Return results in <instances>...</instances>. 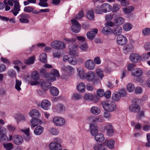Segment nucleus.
Instances as JSON below:
<instances>
[{"instance_id":"1","label":"nucleus","mask_w":150,"mask_h":150,"mask_svg":"<svg viewBox=\"0 0 150 150\" xmlns=\"http://www.w3.org/2000/svg\"><path fill=\"white\" fill-rule=\"evenodd\" d=\"M90 128L91 133L92 136H94L96 141L98 142H101L104 140L105 138L104 135L101 133H98V130L97 126L92 123H90Z\"/></svg>"},{"instance_id":"2","label":"nucleus","mask_w":150,"mask_h":150,"mask_svg":"<svg viewBox=\"0 0 150 150\" xmlns=\"http://www.w3.org/2000/svg\"><path fill=\"white\" fill-rule=\"evenodd\" d=\"M62 142V139L58 137L55 138L54 142H51L49 146L51 150H62V147L60 144Z\"/></svg>"},{"instance_id":"3","label":"nucleus","mask_w":150,"mask_h":150,"mask_svg":"<svg viewBox=\"0 0 150 150\" xmlns=\"http://www.w3.org/2000/svg\"><path fill=\"white\" fill-rule=\"evenodd\" d=\"M102 105L104 110L108 112H112L116 108V105L114 103L110 102L108 100L103 101Z\"/></svg>"},{"instance_id":"4","label":"nucleus","mask_w":150,"mask_h":150,"mask_svg":"<svg viewBox=\"0 0 150 150\" xmlns=\"http://www.w3.org/2000/svg\"><path fill=\"white\" fill-rule=\"evenodd\" d=\"M6 129L5 127L0 126V142L4 140L10 141L13 139L12 135H9L8 139V137L6 135Z\"/></svg>"},{"instance_id":"5","label":"nucleus","mask_w":150,"mask_h":150,"mask_svg":"<svg viewBox=\"0 0 150 150\" xmlns=\"http://www.w3.org/2000/svg\"><path fill=\"white\" fill-rule=\"evenodd\" d=\"M51 47L54 49L62 50L65 47V44L61 41L54 40L50 44Z\"/></svg>"},{"instance_id":"6","label":"nucleus","mask_w":150,"mask_h":150,"mask_svg":"<svg viewBox=\"0 0 150 150\" xmlns=\"http://www.w3.org/2000/svg\"><path fill=\"white\" fill-rule=\"evenodd\" d=\"M72 25L71 28V31L75 33H79L81 29V25L79 22L75 19L71 20Z\"/></svg>"},{"instance_id":"7","label":"nucleus","mask_w":150,"mask_h":150,"mask_svg":"<svg viewBox=\"0 0 150 150\" xmlns=\"http://www.w3.org/2000/svg\"><path fill=\"white\" fill-rule=\"evenodd\" d=\"M96 74L93 71H89L87 72L86 75L85 79L89 82L93 81V84L96 83V81L99 80L98 79H95Z\"/></svg>"},{"instance_id":"8","label":"nucleus","mask_w":150,"mask_h":150,"mask_svg":"<svg viewBox=\"0 0 150 150\" xmlns=\"http://www.w3.org/2000/svg\"><path fill=\"white\" fill-rule=\"evenodd\" d=\"M61 69L67 75L69 76H72L75 73L74 68L70 66H64L62 67Z\"/></svg>"},{"instance_id":"9","label":"nucleus","mask_w":150,"mask_h":150,"mask_svg":"<svg viewBox=\"0 0 150 150\" xmlns=\"http://www.w3.org/2000/svg\"><path fill=\"white\" fill-rule=\"evenodd\" d=\"M52 121L56 126L58 127L64 125L65 122V120L63 118L58 116L54 117Z\"/></svg>"},{"instance_id":"10","label":"nucleus","mask_w":150,"mask_h":150,"mask_svg":"<svg viewBox=\"0 0 150 150\" xmlns=\"http://www.w3.org/2000/svg\"><path fill=\"white\" fill-rule=\"evenodd\" d=\"M116 42L118 45L121 46H123L127 44V40L125 36L122 35H120L117 38Z\"/></svg>"},{"instance_id":"11","label":"nucleus","mask_w":150,"mask_h":150,"mask_svg":"<svg viewBox=\"0 0 150 150\" xmlns=\"http://www.w3.org/2000/svg\"><path fill=\"white\" fill-rule=\"evenodd\" d=\"M59 76L58 71L56 69H54L51 71V73L48 75V80L49 81H53L56 80V77H59Z\"/></svg>"},{"instance_id":"12","label":"nucleus","mask_w":150,"mask_h":150,"mask_svg":"<svg viewBox=\"0 0 150 150\" xmlns=\"http://www.w3.org/2000/svg\"><path fill=\"white\" fill-rule=\"evenodd\" d=\"M129 109L132 112L137 113L140 110L141 107L139 105L135 103H134L129 105Z\"/></svg>"},{"instance_id":"13","label":"nucleus","mask_w":150,"mask_h":150,"mask_svg":"<svg viewBox=\"0 0 150 150\" xmlns=\"http://www.w3.org/2000/svg\"><path fill=\"white\" fill-rule=\"evenodd\" d=\"M42 123V121L38 119L33 117L30 121V125L32 129L34 128L35 127L38 125L41 124Z\"/></svg>"},{"instance_id":"14","label":"nucleus","mask_w":150,"mask_h":150,"mask_svg":"<svg viewBox=\"0 0 150 150\" xmlns=\"http://www.w3.org/2000/svg\"><path fill=\"white\" fill-rule=\"evenodd\" d=\"M13 141L14 144L16 145H20L23 142L22 137L19 135H14L13 137Z\"/></svg>"},{"instance_id":"15","label":"nucleus","mask_w":150,"mask_h":150,"mask_svg":"<svg viewBox=\"0 0 150 150\" xmlns=\"http://www.w3.org/2000/svg\"><path fill=\"white\" fill-rule=\"evenodd\" d=\"M85 65L87 69L90 70H93L95 67L93 61L91 59H88L86 61Z\"/></svg>"},{"instance_id":"16","label":"nucleus","mask_w":150,"mask_h":150,"mask_svg":"<svg viewBox=\"0 0 150 150\" xmlns=\"http://www.w3.org/2000/svg\"><path fill=\"white\" fill-rule=\"evenodd\" d=\"M143 72L141 69L136 68L133 69L131 71L132 75L135 77H138L141 76Z\"/></svg>"},{"instance_id":"17","label":"nucleus","mask_w":150,"mask_h":150,"mask_svg":"<svg viewBox=\"0 0 150 150\" xmlns=\"http://www.w3.org/2000/svg\"><path fill=\"white\" fill-rule=\"evenodd\" d=\"M98 30L96 28L88 31L86 34L87 38L90 40H93L95 37L96 34L98 33Z\"/></svg>"},{"instance_id":"18","label":"nucleus","mask_w":150,"mask_h":150,"mask_svg":"<svg viewBox=\"0 0 150 150\" xmlns=\"http://www.w3.org/2000/svg\"><path fill=\"white\" fill-rule=\"evenodd\" d=\"M30 18V15L28 14H21L20 15L19 21L22 23H28L29 22L28 18Z\"/></svg>"},{"instance_id":"19","label":"nucleus","mask_w":150,"mask_h":150,"mask_svg":"<svg viewBox=\"0 0 150 150\" xmlns=\"http://www.w3.org/2000/svg\"><path fill=\"white\" fill-rule=\"evenodd\" d=\"M105 127L106 129L107 135L110 137L112 136L114 134V130L112 126L108 124L105 126Z\"/></svg>"},{"instance_id":"20","label":"nucleus","mask_w":150,"mask_h":150,"mask_svg":"<svg viewBox=\"0 0 150 150\" xmlns=\"http://www.w3.org/2000/svg\"><path fill=\"white\" fill-rule=\"evenodd\" d=\"M51 105L50 102L47 100L44 99L41 103V106L44 109L47 110L50 108Z\"/></svg>"},{"instance_id":"21","label":"nucleus","mask_w":150,"mask_h":150,"mask_svg":"<svg viewBox=\"0 0 150 150\" xmlns=\"http://www.w3.org/2000/svg\"><path fill=\"white\" fill-rule=\"evenodd\" d=\"M100 8L102 12L105 13L110 11L112 8V6L108 4L105 3L101 6Z\"/></svg>"},{"instance_id":"22","label":"nucleus","mask_w":150,"mask_h":150,"mask_svg":"<svg viewBox=\"0 0 150 150\" xmlns=\"http://www.w3.org/2000/svg\"><path fill=\"white\" fill-rule=\"evenodd\" d=\"M51 85V83L49 82L46 81H44L42 80L41 82V87L42 89L46 91L49 88V87Z\"/></svg>"},{"instance_id":"23","label":"nucleus","mask_w":150,"mask_h":150,"mask_svg":"<svg viewBox=\"0 0 150 150\" xmlns=\"http://www.w3.org/2000/svg\"><path fill=\"white\" fill-rule=\"evenodd\" d=\"M130 60L134 62H136L141 59V57L136 53H132L129 57Z\"/></svg>"},{"instance_id":"24","label":"nucleus","mask_w":150,"mask_h":150,"mask_svg":"<svg viewBox=\"0 0 150 150\" xmlns=\"http://www.w3.org/2000/svg\"><path fill=\"white\" fill-rule=\"evenodd\" d=\"M77 72L80 78L83 79H85L86 74L83 69L81 67L77 69Z\"/></svg>"},{"instance_id":"25","label":"nucleus","mask_w":150,"mask_h":150,"mask_svg":"<svg viewBox=\"0 0 150 150\" xmlns=\"http://www.w3.org/2000/svg\"><path fill=\"white\" fill-rule=\"evenodd\" d=\"M44 128L42 126H37L34 129V133L36 135H39L41 134L43 132Z\"/></svg>"},{"instance_id":"26","label":"nucleus","mask_w":150,"mask_h":150,"mask_svg":"<svg viewBox=\"0 0 150 150\" xmlns=\"http://www.w3.org/2000/svg\"><path fill=\"white\" fill-rule=\"evenodd\" d=\"M91 113L95 115H97L100 113L101 112L100 108L97 106H93L90 110Z\"/></svg>"},{"instance_id":"27","label":"nucleus","mask_w":150,"mask_h":150,"mask_svg":"<svg viewBox=\"0 0 150 150\" xmlns=\"http://www.w3.org/2000/svg\"><path fill=\"white\" fill-rule=\"evenodd\" d=\"M112 31L115 35H120L122 32V29L121 26H118L114 28Z\"/></svg>"},{"instance_id":"28","label":"nucleus","mask_w":150,"mask_h":150,"mask_svg":"<svg viewBox=\"0 0 150 150\" xmlns=\"http://www.w3.org/2000/svg\"><path fill=\"white\" fill-rule=\"evenodd\" d=\"M30 117H39L40 116V114L38 110L37 109L31 110L29 113Z\"/></svg>"},{"instance_id":"29","label":"nucleus","mask_w":150,"mask_h":150,"mask_svg":"<svg viewBox=\"0 0 150 150\" xmlns=\"http://www.w3.org/2000/svg\"><path fill=\"white\" fill-rule=\"evenodd\" d=\"M85 84L83 82H81L77 85L76 88L79 91L83 92L85 91Z\"/></svg>"},{"instance_id":"30","label":"nucleus","mask_w":150,"mask_h":150,"mask_svg":"<svg viewBox=\"0 0 150 150\" xmlns=\"http://www.w3.org/2000/svg\"><path fill=\"white\" fill-rule=\"evenodd\" d=\"M121 97V93L117 92L116 93H114L112 94V99L113 101H117L120 99Z\"/></svg>"},{"instance_id":"31","label":"nucleus","mask_w":150,"mask_h":150,"mask_svg":"<svg viewBox=\"0 0 150 150\" xmlns=\"http://www.w3.org/2000/svg\"><path fill=\"white\" fill-rule=\"evenodd\" d=\"M134 10V7L132 6H129L126 7L124 8L122 11L124 13L128 14L132 12Z\"/></svg>"},{"instance_id":"32","label":"nucleus","mask_w":150,"mask_h":150,"mask_svg":"<svg viewBox=\"0 0 150 150\" xmlns=\"http://www.w3.org/2000/svg\"><path fill=\"white\" fill-rule=\"evenodd\" d=\"M68 47L70 52H71V53H72V52L76 51L78 49L77 45L74 43L69 44Z\"/></svg>"},{"instance_id":"33","label":"nucleus","mask_w":150,"mask_h":150,"mask_svg":"<svg viewBox=\"0 0 150 150\" xmlns=\"http://www.w3.org/2000/svg\"><path fill=\"white\" fill-rule=\"evenodd\" d=\"M51 94L54 96H57L59 93L58 89L56 87L52 86L50 89Z\"/></svg>"},{"instance_id":"34","label":"nucleus","mask_w":150,"mask_h":150,"mask_svg":"<svg viewBox=\"0 0 150 150\" xmlns=\"http://www.w3.org/2000/svg\"><path fill=\"white\" fill-rule=\"evenodd\" d=\"M20 6L19 3H17L16 4H14L13 13L14 16H16L20 11Z\"/></svg>"},{"instance_id":"35","label":"nucleus","mask_w":150,"mask_h":150,"mask_svg":"<svg viewBox=\"0 0 150 150\" xmlns=\"http://www.w3.org/2000/svg\"><path fill=\"white\" fill-rule=\"evenodd\" d=\"M105 143L107 144L108 147L110 149H113L114 147V141L112 139L106 140Z\"/></svg>"},{"instance_id":"36","label":"nucleus","mask_w":150,"mask_h":150,"mask_svg":"<svg viewBox=\"0 0 150 150\" xmlns=\"http://www.w3.org/2000/svg\"><path fill=\"white\" fill-rule=\"evenodd\" d=\"M102 118L100 117H90L88 118V120L90 122H102L101 121Z\"/></svg>"},{"instance_id":"37","label":"nucleus","mask_w":150,"mask_h":150,"mask_svg":"<svg viewBox=\"0 0 150 150\" xmlns=\"http://www.w3.org/2000/svg\"><path fill=\"white\" fill-rule=\"evenodd\" d=\"M79 48L83 51L86 50L88 46L86 42H81L79 45Z\"/></svg>"},{"instance_id":"38","label":"nucleus","mask_w":150,"mask_h":150,"mask_svg":"<svg viewBox=\"0 0 150 150\" xmlns=\"http://www.w3.org/2000/svg\"><path fill=\"white\" fill-rule=\"evenodd\" d=\"M49 132L50 134L54 135H58L59 133V131L58 129L53 127L49 129Z\"/></svg>"},{"instance_id":"39","label":"nucleus","mask_w":150,"mask_h":150,"mask_svg":"<svg viewBox=\"0 0 150 150\" xmlns=\"http://www.w3.org/2000/svg\"><path fill=\"white\" fill-rule=\"evenodd\" d=\"M31 78L35 81H37L40 78L38 72L36 71H33L32 74Z\"/></svg>"},{"instance_id":"40","label":"nucleus","mask_w":150,"mask_h":150,"mask_svg":"<svg viewBox=\"0 0 150 150\" xmlns=\"http://www.w3.org/2000/svg\"><path fill=\"white\" fill-rule=\"evenodd\" d=\"M120 8L121 6L120 5L114 3L111 10L112 12H115L118 11Z\"/></svg>"},{"instance_id":"41","label":"nucleus","mask_w":150,"mask_h":150,"mask_svg":"<svg viewBox=\"0 0 150 150\" xmlns=\"http://www.w3.org/2000/svg\"><path fill=\"white\" fill-rule=\"evenodd\" d=\"M96 73L97 75L101 79H102L104 76V75L103 73V71L100 68H98L96 69Z\"/></svg>"},{"instance_id":"42","label":"nucleus","mask_w":150,"mask_h":150,"mask_svg":"<svg viewBox=\"0 0 150 150\" xmlns=\"http://www.w3.org/2000/svg\"><path fill=\"white\" fill-rule=\"evenodd\" d=\"M115 22L117 25H120L124 23V20L123 18L118 17L115 18Z\"/></svg>"},{"instance_id":"43","label":"nucleus","mask_w":150,"mask_h":150,"mask_svg":"<svg viewBox=\"0 0 150 150\" xmlns=\"http://www.w3.org/2000/svg\"><path fill=\"white\" fill-rule=\"evenodd\" d=\"M134 86L132 83H129L127 84V89L128 92H132L134 89Z\"/></svg>"},{"instance_id":"44","label":"nucleus","mask_w":150,"mask_h":150,"mask_svg":"<svg viewBox=\"0 0 150 150\" xmlns=\"http://www.w3.org/2000/svg\"><path fill=\"white\" fill-rule=\"evenodd\" d=\"M132 25L129 23H126L123 25V29L126 31L130 30L132 28Z\"/></svg>"},{"instance_id":"45","label":"nucleus","mask_w":150,"mask_h":150,"mask_svg":"<svg viewBox=\"0 0 150 150\" xmlns=\"http://www.w3.org/2000/svg\"><path fill=\"white\" fill-rule=\"evenodd\" d=\"M47 55L45 53H42L40 56V60L41 62L45 63L47 62Z\"/></svg>"},{"instance_id":"46","label":"nucleus","mask_w":150,"mask_h":150,"mask_svg":"<svg viewBox=\"0 0 150 150\" xmlns=\"http://www.w3.org/2000/svg\"><path fill=\"white\" fill-rule=\"evenodd\" d=\"M3 146L6 150H11L13 148V146L11 143L3 144Z\"/></svg>"},{"instance_id":"47","label":"nucleus","mask_w":150,"mask_h":150,"mask_svg":"<svg viewBox=\"0 0 150 150\" xmlns=\"http://www.w3.org/2000/svg\"><path fill=\"white\" fill-rule=\"evenodd\" d=\"M48 0H40L38 5L41 6L47 7L48 6L47 1Z\"/></svg>"},{"instance_id":"48","label":"nucleus","mask_w":150,"mask_h":150,"mask_svg":"<svg viewBox=\"0 0 150 150\" xmlns=\"http://www.w3.org/2000/svg\"><path fill=\"white\" fill-rule=\"evenodd\" d=\"M125 52L126 54L132 51V47L131 45H127L124 48Z\"/></svg>"},{"instance_id":"49","label":"nucleus","mask_w":150,"mask_h":150,"mask_svg":"<svg viewBox=\"0 0 150 150\" xmlns=\"http://www.w3.org/2000/svg\"><path fill=\"white\" fill-rule=\"evenodd\" d=\"M21 84V82L18 79L16 80V84L15 85V88L18 91H20L21 88L20 86Z\"/></svg>"},{"instance_id":"50","label":"nucleus","mask_w":150,"mask_h":150,"mask_svg":"<svg viewBox=\"0 0 150 150\" xmlns=\"http://www.w3.org/2000/svg\"><path fill=\"white\" fill-rule=\"evenodd\" d=\"M40 74L41 76L42 77L47 78L48 79V75L49 74L47 73L46 70L44 69H42L40 72Z\"/></svg>"},{"instance_id":"51","label":"nucleus","mask_w":150,"mask_h":150,"mask_svg":"<svg viewBox=\"0 0 150 150\" xmlns=\"http://www.w3.org/2000/svg\"><path fill=\"white\" fill-rule=\"evenodd\" d=\"M35 58L34 57H32L29 58L24 62L25 63L27 64H33L34 62Z\"/></svg>"},{"instance_id":"52","label":"nucleus","mask_w":150,"mask_h":150,"mask_svg":"<svg viewBox=\"0 0 150 150\" xmlns=\"http://www.w3.org/2000/svg\"><path fill=\"white\" fill-rule=\"evenodd\" d=\"M86 16L87 17L91 20L93 19L94 17L93 11L92 10L88 11L87 14Z\"/></svg>"},{"instance_id":"53","label":"nucleus","mask_w":150,"mask_h":150,"mask_svg":"<svg viewBox=\"0 0 150 150\" xmlns=\"http://www.w3.org/2000/svg\"><path fill=\"white\" fill-rule=\"evenodd\" d=\"M56 108L57 111L59 112L64 111L65 110L64 107L62 104L57 105L56 106Z\"/></svg>"},{"instance_id":"54","label":"nucleus","mask_w":150,"mask_h":150,"mask_svg":"<svg viewBox=\"0 0 150 150\" xmlns=\"http://www.w3.org/2000/svg\"><path fill=\"white\" fill-rule=\"evenodd\" d=\"M142 33L144 35H148L150 34V28H145L142 30Z\"/></svg>"},{"instance_id":"55","label":"nucleus","mask_w":150,"mask_h":150,"mask_svg":"<svg viewBox=\"0 0 150 150\" xmlns=\"http://www.w3.org/2000/svg\"><path fill=\"white\" fill-rule=\"evenodd\" d=\"M34 9L33 7L30 6L25 7L24 9L25 12L27 13H30L33 11Z\"/></svg>"},{"instance_id":"56","label":"nucleus","mask_w":150,"mask_h":150,"mask_svg":"<svg viewBox=\"0 0 150 150\" xmlns=\"http://www.w3.org/2000/svg\"><path fill=\"white\" fill-rule=\"evenodd\" d=\"M68 62L71 64L75 65L76 64L77 60L74 57H69Z\"/></svg>"},{"instance_id":"57","label":"nucleus","mask_w":150,"mask_h":150,"mask_svg":"<svg viewBox=\"0 0 150 150\" xmlns=\"http://www.w3.org/2000/svg\"><path fill=\"white\" fill-rule=\"evenodd\" d=\"M84 97L85 99L87 100H91L93 99V96L91 94H86Z\"/></svg>"},{"instance_id":"58","label":"nucleus","mask_w":150,"mask_h":150,"mask_svg":"<svg viewBox=\"0 0 150 150\" xmlns=\"http://www.w3.org/2000/svg\"><path fill=\"white\" fill-rule=\"evenodd\" d=\"M94 63L96 64L99 65L101 63V60L100 57H95L93 59Z\"/></svg>"},{"instance_id":"59","label":"nucleus","mask_w":150,"mask_h":150,"mask_svg":"<svg viewBox=\"0 0 150 150\" xmlns=\"http://www.w3.org/2000/svg\"><path fill=\"white\" fill-rule=\"evenodd\" d=\"M36 0H27V1H24L23 2L25 6L29 5L30 4H35L36 3Z\"/></svg>"},{"instance_id":"60","label":"nucleus","mask_w":150,"mask_h":150,"mask_svg":"<svg viewBox=\"0 0 150 150\" xmlns=\"http://www.w3.org/2000/svg\"><path fill=\"white\" fill-rule=\"evenodd\" d=\"M102 144H96L93 145V148L94 150H100L102 148Z\"/></svg>"},{"instance_id":"61","label":"nucleus","mask_w":150,"mask_h":150,"mask_svg":"<svg viewBox=\"0 0 150 150\" xmlns=\"http://www.w3.org/2000/svg\"><path fill=\"white\" fill-rule=\"evenodd\" d=\"M81 96L78 93H74L73 94L72 98L74 100H79L81 99Z\"/></svg>"},{"instance_id":"62","label":"nucleus","mask_w":150,"mask_h":150,"mask_svg":"<svg viewBox=\"0 0 150 150\" xmlns=\"http://www.w3.org/2000/svg\"><path fill=\"white\" fill-rule=\"evenodd\" d=\"M142 88L140 87H138L136 88L134 90V92L135 93L140 94L143 92Z\"/></svg>"},{"instance_id":"63","label":"nucleus","mask_w":150,"mask_h":150,"mask_svg":"<svg viewBox=\"0 0 150 150\" xmlns=\"http://www.w3.org/2000/svg\"><path fill=\"white\" fill-rule=\"evenodd\" d=\"M109 29L110 28L108 26H106L103 28L102 32L104 34H107L109 32Z\"/></svg>"},{"instance_id":"64","label":"nucleus","mask_w":150,"mask_h":150,"mask_svg":"<svg viewBox=\"0 0 150 150\" xmlns=\"http://www.w3.org/2000/svg\"><path fill=\"white\" fill-rule=\"evenodd\" d=\"M113 17V15L112 14L108 13L106 14L105 16V18L106 21H110Z\"/></svg>"}]
</instances>
